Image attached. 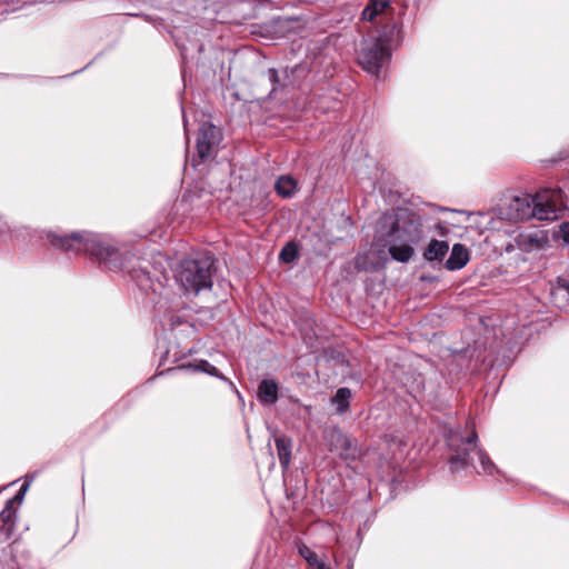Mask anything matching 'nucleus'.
Instances as JSON below:
<instances>
[{
    "label": "nucleus",
    "instance_id": "1",
    "mask_svg": "<svg viewBox=\"0 0 569 569\" xmlns=\"http://www.w3.org/2000/svg\"><path fill=\"white\" fill-rule=\"evenodd\" d=\"M428 234L429 228L418 214L403 211L397 217L381 216L377 223L376 239L388 247L393 260L406 263L415 254L413 246L423 241Z\"/></svg>",
    "mask_w": 569,
    "mask_h": 569
},
{
    "label": "nucleus",
    "instance_id": "2",
    "mask_svg": "<svg viewBox=\"0 0 569 569\" xmlns=\"http://www.w3.org/2000/svg\"><path fill=\"white\" fill-rule=\"evenodd\" d=\"M565 208L563 194L560 189H543L530 196L513 198L501 216L513 222L536 218L538 220H557Z\"/></svg>",
    "mask_w": 569,
    "mask_h": 569
},
{
    "label": "nucleus",
    "instance_id": "3",
    "mask_svg": "<svg viewBox=\"0 0 569 569\" xmlns=\"http://www.w3.org/2000/svg\"><path fill=\"white\" fill-rule=\"evenodd\" d=\"M48 238L52 246L66 251L84 250L94 256L98 260L111 263L118 256L117 248L102 236L90 232H72L69 236L60 237L56 233H49Z\"/></svg>",
    "mask_w": 569,
    "mask_h": 569
},
{
    "label": "nucleus",
    "instance_id": "4",
    "mask_svg": "<svg viewBox=\"0 0 569 569\" xmlns=\"http://www.w3.org/2000/svg\"><path fill=\"white\" fill-rule=\"evenodd\" d=\"M213 259L209 254H198L183 259L177 271V280L186 292L198 295L212 286Z\"/></svg>",
    "mask_w": 569,
    "mask_h": 569
},
{
    "label": "nucleus",
    "instance_id": "5",
    "mask_svg": "<svg viewBox=\"0 0 569 569\" xmlns=\"http://www.w3.org/2000/svg\"><path fill=\"white\" fill-rule=\"evenodd\" d=\"M389 57V48L385 41L381 39H369L362 42L358 53V62L363 70L378 76Z\"/></svg>",
    "mask_w": 569,
    "mask_h": 569
},
{
    "label": "nucleus",
    "instance_id": "6",
    "mask_svg": "<svg viewBox=\"0 0 569 569\" xmlns=\"http://www.w3.org/2000/svg\"><path fill=\"white\" fill-rule=\"evenodd\" d=\"M476 441L477 435L476 432H472L466 439L461 440V446L463 448L460 449V445L457 443V440L453 437L449 439V446L455 450V455L450 458V466L452 470H460L469 463L468 451L476 448Z\"/></svg>",
    "mask_w": 569,
    "mask_h": 569
},
{
    "label": "nucleus",
    "instance_id": "7",
    "mask_svg": "<svg viewBox=\"0 0 569 569\" xmlns=\"http://www.w3.org/2000/svg\"><path fill=\"white\" fill-rule=\"evenodd\" d=\"M220 130L211 123H203L200 127L198 140H197V152L201 159H206L210 156L212 148L220 141Z\"/></svg>",
    "mask_w": 569,
    "mask_h": 569
},
{
    "label": "nucleus",
    "instance_id": "8",
    "mask_svg": "<svg viewBox=\"0 0 569 569\" xmlns=\"http://www.w3.org/2000/svg\"><path fill=\"white\" fill-rule=\"evenodd\" d=\"M330 451L337 452L343 459H355L358 455L352 439L339 430L329 433Z\"/></svg>",
    "mask_w": 569,
    "mask_h": 569
},
{
    "label": "nucleus",
    "instance_id": "9",
    "mask_svg": "<svg viewBox=\"0 0 569 569\" xmlns=\"http://www.w3.org/2000/svg\"><path fill=\"white\" fill-rule=\"evenodd\" d=\"M516 241L520 250L531 252L543 249L548 243L549 238L546 231L536 230L520 233Z\"/></svg>",
    "mask_w": 569,
    "mask_h": 569
},
{
    "label": "nucleus",
    "instance_id": "10",
    "mask_svg": "<svg viewBox=\"0 0 569 569\" xmlns=\"http://www.w3.org/2000/svg\"><path fill=\"white\" fill-rule=\"evenodd\" d=\"M469 259L468 249L461 243H455L445 267L450 271L460 270L468 263Z\"/></svg>",
    "mask_w": 569,
    "mask_h": 569
},
{
    "label": "nucleus",
    "instance_id": "11",
    "mask_svg": "<svg viewBox=\"0 0 569 569\" xmlns=\"http://www.w3.org/2000/svg\"><path fill=\"white\" fill-rule=\"evenodd\" d=\"M258 399L262 405H274L278 400V383L272 379L262 380L258 387Z\"/></svg>",
    "mask_w": 569,
    "mask_h": 569
},
{
    "label": "nucleus",
    "instance_id": "12",
    "mask_svg": "<svg viewBox=\"0 0 569 569\" xmlns=\"http://www.w3.org/2000/svg\"><path fill=\"white\" fill-rule=\"evenodd\" d=\"M18 506L12 503V501H7L3 510L0 512V529L3 531L7 538H9L14 528L16 515L18 511Z\"/></svg>",
    "mask_w": 569,
    "mask_h": 569
},
{
    "label": "nucleus",
    "instance_id": "13",
    "mask_svg": "<svg viewBox=\"0 0 569 569\" xmlns=\"http://www.w3.org/2000/svg\"><path fill=\"white\" fill-rule=\"evenodd\" d=\"M448 251L449 244L447 241L432 239L423 251V258L429 262L441 261Z\"/></svg>",
    "mask_w": 569,
    "mask_h": 569
},
{
    "label": "nucleus",
    "instance_id": "14",
    "mask_svg": "<svg viewBox=\"0 0 569 569\" xmlns=\"http://www.w3.org/2000/svg\"><path fill=\"white\" fill-rule=\"evenodd\" d=\"M278 458L281 467L288 469L291 460V440L287 437L280 436L274 439Z\"/></svg>",
    "mask_w": 569,
    "mask_h": 569
},
{
    "label": "nucleus",
    "instance_id": "15",
    "mask_svg": "<svg viewBox=\"0 0 569 569\" xmlns=\"http://www.w3.org/2000/svg\"><path fill=\"white\" fill-rule=\"evenodd\" d=\"M274 189L279 196L290 198L297 191V182L290 176H281L276 181Z\"/></svg>",
    "mask_w": 569,
    "mask_h": 569
},
{
    "label": "nucleus",
    "instance_id": "16",
    "mask_svg": "<svg viewBox=\"0 0 569 569\" xmlns=\"http://www.w3.org/2000/svg\"><path fill=\"white\" fill-rule=\"evenodd\" d=\"M388 6V0H370L362 11V19L366 21H373L376 17L385 12Z\"/></svg>",
    "mask_w": 569,
    "mask_h": 569
},
{
    "label": "nucleus",
    "instance_id": "17",
    "mask_svg": "<svg viewBox=\"0 0 569 569\" xmlns=\"http://www.w3.org/2000/svg\"><path fill=\"white\" fill-rule=\"evenodd\" d=\"M476 456L478 458V461L480 463V469L476 468L477 471L480 473V472H483V473H489L491 475L495 470V465L493 462L490 460V458L488 457V455L482 451V450H477L476 451Z\"/></svg>",
    "mask_w": 569,
    "mask_h": 569
},
{
    "label": "nucleus",
    "instance_id": "18",
    "mask_svg": "<svg viewBox=\"0 0 569 569\" xmlns=\"http://www.w3.org/2000/svg\"><path fill=\"white\" fill-rule=\"evenodd\" d=\"M351 397V392L348 388L338 389L333 402L337 403L339 411H346L349 407V399Z\"/></svg>",
    "mask_w": 569,
    "mask_h": 569
},
{
    "label": "nucleus",
    "instance_id": "19",
    "mask_svg": "<svg viewBox=\"0 0 569 569\" xmlns=\"http://www.w3.org/2000/svg\"><path fill=\"white\" fill-rule=\"evenodd\" d=\"M297 247L292 243L286 244L280 251V259L284 262H291L297 258Z\"/></svg>",
    "mask_w": 569,
    "mask_h": 569
},
{
    "label": "nucleus",
    "instance_id": "20",
    "mask_svg": "<svg viewBox=\"0 0 569 569\" xmlns=\"http://www.w3.org/2000/svg\"><path fill=\"white\" fill-rule=\"evenodd\" d=\"M300 556L312 567L318 560V556L307 546L299 547Z\"/></svg>",
    "mask_w": 569,
    "mask_h": 569
},
{
    "label": "nucleus",
    "instance_id": "21",
    "mask_svg": "<svg viewBox=\"0 0 569 569\" xmlns=\"http://www.w3.org/2000/svg\"><path fill=\"white\" fill-rule=\"evenodd\" d=\"M27 489H28V485L27 483L22 485V487L17 492V495L13 498L9 499V501H12V503H14L16 506L19 507L23 501L24 493H26Z\"/></svg>",
    "mask_w": 569,
    "mask_h": 569
},
{
    "label": "nucleus",
    "instance_id": "22",
    "mask_svg": "<svg viewBox=\"0 0 569 569\" xmlns=\"http://www.w3.org/2000/svg\"><path fill=\"white\" fill-rule=\"evenodd\" d=\"M197 368L208 373H213V371H216V368L211 366L208 361H201Z\"/></svg>",
    "mask_w": 569,
    "mask_h": 569
},
{
    "label": "nucleus",
    "instance_id": "23",
    "mask_svg": "<svg viewBox=\"0 0 569 569\" xmlns=\"http://www.w3.org/2000/svg\"><path fill=\"white\" fill-rule=\"evenodd\" d=\"M561 232H562L563 240L566 242H569V223L565 222L561 224Z\"/></svg>",
    "mask_w": 569,
    "mask_h": 569
},
{
    "label": "nucleus",
    "instance_id": "24",
    "mask_svg": "<svg viewBox=\"0 0 569 569\" xmlns=\"http://www.w3.org/2000/svg\"><path fill=\"white\" fill-rule=\"evenodd\" d=\"M268 77L272 83H278L279 79H278V72L276 69H269Z\"/></svg>",
    "mask_w": 569,
    "mask_h": 569
},
{
    "label": "nucleus",
    "instance_id": "25",
    "mask_svg": "<svg viewBox=\"0 0 569 569\" xmlns=\"http://www.w3.org/2000/svg\"><path fill=\"white\" fill-rule=\"evenodd\" d=\"M313 569H330L323 560L319 559L313 566Z\"/></svg>",
    "mask_w": 569,
    "mask_h": 569
},
{
    "label": "nucleus",
    "instance_id": "26",
    "mask_svg": "<svg viewBox=\"0 0 569 569\" xmlns=\"http://www.w3.org/2000/svg\"><path fill=\"white\" fill-rule=\"evenodd\" d=\"M436 228L440 236H446L448 233V228L442 226L441 223H437Z\"/></svg>",
    "mask_w": 569,
    "mask_h": 569
}]
</instances>
